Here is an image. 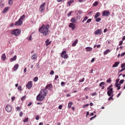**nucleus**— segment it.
<instances>
[{
  "instance_id": "obj_1",
  "label": "nucleus",
  "mask_w": 125,
  "mask_h": 125,
  "mask_svg": "<svg viewBox=\"0 0 125 125\" xmlns=\"http://www.w3.org/2000/svg\"><path fill=\"white\" fill-rule=\"evenodd\" d=\"M49 25L45 26V24H42V26L39 29V31L41 34H42L43 36H47L49 34Z\"/></svg>"
},
{
  "instance_id": "obj_40",
  "label": "nucleus",
  "mask_w": 125,
  "mask_h": 125,
  "mask_svg": "<svg viewBox=\"0 0 125 125\" xmlns=\"http://www.w3.org/2000/svg\"><path fill=\"white\" fill-rule=\"evenodd\" d=\"M18 89L20 90V91H21V90H22V86H21V85L19 86L18 87Z\"/></svg>"
},
{
  "instance_id": "obj_52",
  "label": "nucleus",
  "mask_w": 125,
  "mask_h": 125,
  "mask_svg": "<svg viewBox=\"0 0 125 125\" xmlns=\"http://www.w3.org/2000/svg\"><path fill=\"white\" fill-rule=\"evenodd\" d=\"M58 2H61V1H65V0H57Z\"/></svg>"
},
{
  "instance_id": "obj_25",
  "label": "nucleus",
  "mask_w": 125,
  "mask_h": 125,
  "mask_svg": "<svg viewBox=\"0 0 125 125\" xmlns=\"http://www.w3.org/2000/svg\"><path fill=\"white\" fill-rule=\"evenodd\" d=\"M72 105H73V103L72 102H70L68 104V109H70V108L72 107Z\"/></svg>"
},
{
  "instance_id": "obj_46",
  "label": "nucleus",
  "mask_w": 125,
  "mask_h": 125,
  "mask_svg": "<svg viewBox=\"0 0 125 125\" xmlns=\"http://www.w3.org/2000/svg\"><path fill=\"white\" fill-rule=\"evenodd\" d=\"M88 106H89V104H85L83 106V108H85V107H87Z\"/></svg>"
},
{
  "instance_id": "obj_10",
  "label": "nucleus",
  "mask_w": 125,
  "mask_h": 125,
  "mask_svg": "<svg viewBox=\"0 0 125 125\" xmlns=\"http://www.w3.org/2000/svg\"><path fill=\"white\" fill-rule=\"evenodd\" d=\"M95 35H99L100 36L102 35V29H97L94 32Z\"/></svg>"
},
{
  "instance_id": "obj_31",
  "label": "nucleus",
  "mask_w": 125,
  "mask_h": 125,
  "mask_svg": "<svg viewBox=\"0 0 125 125\" xmlns=\"http://www.w3.org/2000/svg\"><path fill=\"white\" fill-rule=\"evenodd\" d=\"M8 4L9 5H12L13 4V0H8Z\"/></svg>"
},
{
  "instance_id": "obj_23",
  "label": "nucleus",
  "mask_w": 125,
  "mask_h": 125,
  "mask_svg": "<svg viewBox=\"0 0 125 125\" xmlns=\"http://www.w3.org/2000/svg\"><path fill=\"white\" fill-rule=\"evenodd\" d=\"M115 86L117 87L118 90H119V89H121V84L120 83L115 84Z\"/></svg>"
},
{
  "instance_id": "obj_55",
  "label": "nucleus",
  "mask_w": 125,
  "mask_h": 125,
  "mask_svg": "<svg viewBox=\"0 0 125 125\" xmlns=\"http://www.w3.org/2000/svg\"><path fill=\"white\" fill-rule=\"evenodd\" d=\"M125 70V67L124 68H122L121 70H120V72L122 73V72L124 71Z\"/></svg>"
},
{
  "instance_id": "obj_3",
  "label": "nucleus",
  "mask_w": 125,
  "mask_h": 125,
  "mask_svg": "<svg viewBox=\"0 0 125 125\" xmlns=\"http://www.w3.org/2000/svg\"><path fill=\"white\" fill-rule=\"evenodd\" d=\"M107 95L108 96H110L108 99V101H110V100H113V96L114 95H113V88H111L109 89V91H107Z\"/></svg>"
},
{
  "instance_id": "obj_4",
  "label": "nucleus",
  "mask_w": 125,
  "mask_h": 125,
  "mask_svg": "<svg viewBox=\"0 0 125 125\" xmlns=\"http://www.w3.org/2000/svg\"><path fill=\"white\" fill-rule=\"evenodd\" d=\"M44 98H45V97H44V96H42V95L39 93L36 97V100L37 101H40V102H42Z\"/></svg>"
},
{
  "instance_id": "obj_34",
  "label": "nucleus",
  "mask_w": 125,
  "mask_h": 125,
  "mask_svg": "<svg viewBox=\"0 0 125 125\" xmlns=\"http://www.w3.org/2000/svg\"><path fill=\"white\" fill-rule=\"evenodd\" d=\"M111 82H112V80H111V78H109L108 80H106V83H111Z\"/></svg>"
},
{
  "instance_id": "obj_9",
  "label": "nucleus",
  "mask_w": 125,
  "mask_h": 125,
  "mask_svg": "<svg viewBox=\"0 0 125 125\" xmlns=\"http://www.w3.org/2000/svg\"><path fill=\"white\" fill-rule=\"evenodd\" d=\"M32 86H33V83H32V81H29L26 85V87H27L28 89H30V88H31Z\"/></svg>"
},
{
  "instance_id": "obj_13",
  "label": "nucleus",
  "mask_w": 125,
  "mask_h": 125,
  "mask_svg": "<svg viewBox=\"0 0 125 125\" xmlns=\"http://www.w3.org/2000/svg\"><path fill=\"white\" fill-rule=\"evenodd\" d=\"M68 27H69V28H71L72 30H75L76 28V25L73 23H70L68 25Z\"/></svg>"
},
{
  "instance_id": "obj_32",
  "label": "nucleus",
  "mask_w": 125,
  "mask_h": 125,
  "mask_svg": "<svg viewBox=\"0 0 125 125\" xmlns=\"http://www.w3.org/2000/svg\"><path fill=\"white\" fill-rule=\"evenodd\" d=\"M88 19V17H85L83 20V21H82V23H84V21H86V20Z\"/></svg>"
},
{
  "instance_id": "obj_29",
  "label": "nucleus",
  "mask_w": 125,
  "mask_h": 125,
  "mask_svg": "<svg viewBox=\"0 0 125 125\" xmlns=\"http://www.w3.org/2000/svg\"><path fill=\"white\" fill-rule=\"evenodd\" d=\"M25 15H23L21 17V18L19 20L21 21H22L23 19H25Z\"/></svg>"
},
{
  "instance_id": "obj_30",
  "label": "nucleus",
  "mask_w": 125,
  "mask_h": 125,
  "mask_svg": "<svg viewBox=\"0 0 125 125\" xmlns=\"http://www.w3.org/2000/svg\"><path fill=\"white\" fill-rule=\"evenodd\" d=\"M73 2H74V0H69L68 2V4L69 6H70L71 5V4H72V3H73Z\"/></svg>"
},
{
  "instance_id": "obj_58",
  "label": "nucleus",
  "mask_w": 125,
  "mask_h": 125,
  "mask_svg": "<svg viewBox=\"0 0 125 125\" xmlns=\"http://www.w3.org/2000/svg\"><path fill=\"white\" fill-rule=\"evenodd\" d=\"M123 44V41H120L119 45H122Z\"/></svg>"
},
{
  "instance_id": "obj_22",
  "label": "nucleus",
  "mask_w": 125,
  "mask_h": 125,
  "mask_svg": "<svg viewBox=\"0 0 125 125\" xmlns=\"http://www.w3.org/2000/svg\"><path fill=\"white\" fill-rule=\"evenodd\" d=\"M110 52H111V51L109 49H107L104 52V55H106V54H108Z\"/></svg>"
},
{
  "instance_id": "obj_18",
  "label": "nucleus",
  "mask_w": 125,
  "mask_h": 125,
  "mask_svg": "<svg viewBox=\"0 0 125 125\" xmlns=\"http://www.w3.org/2000/svg\"><path fill=\"white\" fill-rule=\"evenodd\" d=\"M18 68H19V64H16L13 67L14 71H16Z\"/></svg>"
},
{
  "instance_id": "obj_36",
  "label": "nucleus",
  "mask_w": 125,
  "mask_h": 125,
  "mask_svg": "<svg viewBox=\"0 0 125 125\" xmlns=\"http://www.w3.org/2000/svg\"><path fill=\"white\" fill-rule=\"evenodd\" d=\"M28 121H29V118H25L23 120V122L24 123H28Z\"/></svg>"
},
{
  "instance_id": "obj_51",
  "label": "nucleus",
  "mask_w": 125,
  "mask_h": 125,
  "mask_svg": "<svg viewBox=\"0 0 125 125\" xmlns=\"http://www.w3.org/2000/svg\"><path fill=\"white\" fill-rule=\"evenodd\" d=\"M116 83H115V84H118V83H119V82H120V79H117L116 80Z\"/></svg>"
},
{
  "instance_id": "obj_41",
  "label": "nucleus",
  "mask_w": 125,
  "mask_h": 125,
  "mask_svg": "<svg viewBox=\"0 0 125 125\" xmlns=\"http://www.w3.org/2000/svg\"><path fill=\"white\" fill-rule=\"evenodd\" d=\"M26 96H24L23 97H22L21 98V101H24V100H25V99H26Z\"/></svg>"
},
{
  "instance_id": "obj_47",
  "label": "nucleus",
  "mask_w": 125,
  "mask_h": 125,
  "mask_svg": "<svg viewBox=\"0 0 125 125\" xmlns=\"http://www.w3.org/2000/svg\"><path fill=\"white\" fill-rule=\"evenodd\" d=\"M54 71L53 70H51L50 72V75H54Z\"/></svg>"
},
{
  "instance_id": "obj_64",
  "label": "nucleus",
  "mask_w": 125,
  "mask_h": 125,
  "mask_svg": "<svg viewBox=\"0 0 125 125\" xmlns=\"http://www.w3.org/2000/svg\"><path fill=\"white\" fill-rule=\"evenodd\" d=\"M125 36L123 37L122 41H125Z\"/></svg>"
},
{
  "instance_id": "obj_39",
  "label": "nucleus",
  "mask_w": 125,
  "mask_h": 125,
  "mask_svg": "<svg viewBox=\"0 0 125 125\" xmlns=\"http://www.w3.org/2000/svg\"><path fill=\"white\" fill-rule=\"evenodd\" d=\"M90 88L87 87L84 89V91H87V90H89Z\"/></svg>"
},
{
  "instance_id": "obj_33",
  "label": "nucleus",
  "mask_w": 125,
  "mask_h": 125,
  "mask_svg": "<svg viewBox=\"0 0 125 125\" xmlns=\"http://www.w3.org/2000/svg\"><path fill=\"white\" fill-rule=\"evenodd\" d=\"M98 5V1H95L93 4V6H97Z\"/></svg>"
},
{
  "instance_id": "obj_5",
  "label": "nucleus",
  "mask_w": 125,
  "mask_h": 125,
  "mask_svg": "<svg viewBox=\"0 0 125 125\" xmlns=\"http://www.w3.org/2000/svg\"><path fill=\"white\" fill-rule=\"evenodd\" d=\"M44 6H45V3H42V4H41L40 6L39 11L41 13H42L43 12H44V11L45 10V8H44Z\"/></svg>"
},
{
  "instance_id": "obj_63",
  "label": "nucleus",
  "mask_w": 125,
  "mask_h": 125,
  "mask_svg": "<svg viewBox=\"0 0 125 125\" xmlns=\"http://www.w3.org/2000/svg\"><path fill=\"white\" fill-rule=\"evenodd\" d=\"M13 26H14V23H11L10 27H13Z\"/></svg>"
},
{
  "instance_id": "obj_57",
  "label": "nucleus",
  "mask_w": 125,
  "mask_h": 125,
  "mask_svg": "<svg viewBox=\"0 0 125 125\" xmlns=\"http://www.w3.org/2000/svg\"><path fill=\"white\" fill-rule=\"evenodd\" d=\"M36 120H37V121L40 120V116H37L36 117Z\"/></svg>"
},
{
  "instance_id": "obj_53",
  "label": "nucleus",
  "mask_w": 125,
  "mask_h": 125,
  "mask_svg": "<svg viewBox=\"0 0 125 125\" xmlns=\"http://www.w3.org/2000/svg\"><path fill=\"white\" fill-rule=\"evenodd\" d=\"M96 94H97L96 92H95L92 93L91 94V95H92V96H95V95H96Z\"/></svg>"
},
{
  "instance_id": "obj_45",
  "label": "nucleus",
  "mask_w": 125,
  "mask_h": 125,
  "mask_svg": "<svg viewBox=\"0 0 125 125\" xmlns=\"http://www.w3.org/2000/svg\"><path fill=\"white\" fill-rule=\"evenodd\" d=\"M61 84L62 86H64V85H65V82H61Z\"/></svg>"
},
{
  "instance_id": "obj_15",
  "label": "nucleus",
  "mask_w": 125,
  "mask_h": 125,
  "mask_svg": "<svg viewBox=\"0 0 125 125\" xmlns=\"http://www.w3.org/2000/svg\"><path fill=\"white\" fill-rule=\"evenodd\" d=\"M37 57H38V55L37 54H34L31 56V59L32 60H36V59H37Z\"/></svg>"
},
{
  "instance_id": "obj_44",
  "label": "nucleus",
  "mask_w": 125,
  "mask_h": 125,
  "mask_svg": "<svg viewBox=\"0 0 125 125\" xmlns=\"http://www.w3.org/2000/svg\"><path fill=\"white\" fill-rule=\"evenodd\" d=\"M125 63H124L121 64V68H122V69H124V68H125Z\"/></svg>"
},
{
  "instance_id": "obj_62",
  "label": "nucleus",
  "mask_w": 125,
  "mask_h": 125,
  "mask_svg": "<svg viewBox=\"0 0 125 125\" xmlns=\"http://www.w3.org/2000/svg\"><path fill=\"white\" fill-rule=\"evenodd\" d=\"M29 41H32V35H30L29 38Z\"/></svg>"
},
{
  "instance_id": "obj_12",
  "label": "nucleus",
  "mask_w": 125,
  "mask_h": 125,
  "mask_svg": "<svg viewBox=\"0 0 125 125\" xmlns=\"http://www.w3.org/2000/svg\"><path fill=\"white\" fill-rule=\"evenodd\" d=\"M110 14V11H104L103 12L102 16H106L108 17V16Z\"/></svg>"
},
{
  "instance_id": "obj_49",
  "label": "nucleus",
  "mask_w": 125,
  "mask_h": 125,
  "mask_svg": "<svg viewBox=\"0 0 125 125\" xmlns=\"http://www.w3.org/2000/svg\"><path fill=\"white\" fill-rule=\"evenodd\" d=\"M20 117H23V112L22 111L20 113Z\"/></svg>"
},
{
  "instance_id": "obj_24",
  "label": "nucleus",
  "mask_w": 125,
  "mask_h": 125,
  "mask_svg": "<svg viewBox=\"0 0 125 125\" xmlns=\"http://www.w3.org/2000/svg\"><path fill=\"white\" fill-rule=\"evenodd\" d=\"M71 22H72V23H77V20L73 17L71 19Z\"/></svg>"
},
{
  "instance_id": "obj_43",
  "label": "nucleus",
  "mask_w": 125,
  "mask_h": 125,
  "mask_svg": "<svg viewBox=\"0 0 125 125\" xmlns=\"http://www.w3.org/2000/svg\"><path fill=\"white\" fill-rule=\"evenodd\" d=\"M72 13H73V12L71 11L68 14H67L68 17H70V16H71V15H72Z\"/></svg>"
},
{
  "instance_id": "obj_21",
  "label": "nucleus",
  "mask_w": 125,
  "mask_h": 125,
  "mask_svg": "<svg viewBox=\"0 0 125 125\" xmlns=\"http://www.w3.org/2000/svg\"><path fill=\"white\" fill-rule=\"evenodd\" d=\"M86 49V51L87 52L88 51H91L92 50V48L90 47H87L85 48Z\"/></svg>"
},
{
  "instance_id": "obj_2",
  "label": "nucleus",
  "mask_w": 125,
  "mask_h": 125,
  "mask_svg": "<svg viewBox=\"0 0 125 125\" xmlns=\"http://www.w3.org/2000/svg\"><path fill=\"white\" fill-rule=\"evenodd\" d=\"M11 34L12 35H14V36H15L16 37H17V36H19L20 34H21V30L19 29H15L12 30Z\"/></svg>"
},
{
  "instance_id": "obj_20",
  "label": "nucleus",
  "mask_w": 125,
  "mask_h": 125,
  "mask_svg": "<svg viewBox=\"0 0 125 125\" xmlns=\"http://www.w3.org/2000/svg\"><path fill=\"white\" fill-rule=\"evenodd\" d=\"M1 59L3 61H5V59H6V56H5V54H3L1 55Z\"/></svg>"
},
{
  "instance_id": "obj_38",
  "label": "nucleus",
  "mask_w": 125,
  "mask_h": 125,
  "mask_svg": "<svg viewBox=\"0 0 125 125\" xmlns=\"http://www.w3.org/2000/svg\"><path fill=\"white\" fill-rule=\"evenodd\" d=\"M124 82H125V80L124 79L120 80L119 82V84H122V83H124Z\"/></svg>"
},
{
  "instance_id": "obj_8",
  "label": "nucleus",
  "mask_w": 125,
  "mask_h": 125,
  "mask_svg": "<svg viewBox=\"0 0 125 125\" xmlns=\"http://www.w3.org/2000/svg\"><path fill=\"white\" fill-rule=\"evenodd\" d=\"M5 110L8 113H10L12 111V107L9 104H7L5 107Z\"/></svg>"
},
{
  "instance_id": "obj_54",
  "label": "nucleus",
  "mask_w": 125,
  "mask_h": 125,
  "mask_svg": "<svg viewBox=\"0 0 125 125\" xmlns=\"http://www.w3.org/2000/svg\"><path fill=\"white\" fill-rule=\"evenodd\" d=\"M125 52H123L121 55V57H123V56H125Z\"/></svg>"
},
{
  "instance_id": "obj_37",
  "label": "nucleus",
  "mask_w": 125,
  "mask_h": 125,
  "mask_svg": "<svg viewBox=\"0 0 125 125\" xmlns=\"http://www.w3.org/2000/svg\"><path fill=\"white\" fill-rule=\"evenodd\" d=\"M52 86V85L51 84H48L46 86L45 88L46 89L48 88L49 87H51Z\"/></svg>"
},
{
  "instance_id": "obj_7",
  "label": "nucleus",
  "mask_w": 125,
  "mask_h": 125,
  "mask_svg": "<svg viewBox=\"0 0 125 125\" xmlns=\"http://www.w3.org/2000/svg\"><path fill=\"white\" fill-rule=\"evenodd\" d=\"M39 94L45 97V96L47 94V90L45 89H42L41 90L40 93Z\"/></svg>"
},
{
  "instance_id": "obj_35",
  "label": "nucleus",
  "mask_w": 125,
  "mask_h": 125,
  "mask_svg": "<svg viewBox=\"0 0 125 125\" xmlns=\"http://www.w3.org/2000/svg\"><path fill=\"white\" fill-rule=\"evenodd\" d=\"M100 21H101V18H96V22H100Z\"/></svg>"
},
{
  "instance_id": "obj_48",
  "label": "nucleus",
  "mask_w": 125,
  "mask_h": 125,
  "mask_svg": "<svg viewBox=\"0 0 125 125\" xmlns=\"http://www.w3.org/2000/svg\"><path fill=\"white\" fill-rule=\"evenodd\" d=\"M90 22H91V19H89L87 21L86 23H90Z\"/></svg>"
},
{
  "instance_id": "obj_42",
  "label": "nucleus",
  "mask_w": 125,
  "mask_h": 125,
  "mask_svg": "<svg viewBox=\"0 0 125 125\" xmlns=\"http://www.w3.org/2000/svg\"><path fill=\"white\" fill-rule=\"evenodd\" d=\"M39 80V78H38V77H35L34 78V80H33V81H34V82H38V80Z\"/></svg>"
},
{
  "instance_id": "obj_59",
  "label": "nucleus",
  "mask_w": 125,
  "mask_h": 125,
  "mask_svg": "<svg viewBox=\"0 0 125 125\" xmlns=\"http://www.w3.org/2000/svg\"><path fill=\"white\" fill-rule=\"evenodd\" d=\"M62 105H60L59 106V109H60V110H61V109H62Z\"/></svg>"
},
{
  "instance_id": "obj_56",
  "label": "nucleus",
  "mask_w": 125,
  "mask_h": 125,
  "mask_svg": "<svg viewBox=\"0 0 125 125\" xmlns=\"http://www.w3.org/2000/svg\"><path fill=\"white\" fill-rule=\"evenodd\" d=\"M21 110V108L20 107H17V111H20Z\"/></svg>"
},
{
  "instance_id": "obj_16",
  "label": "nucleus",
  "mask_w": 125,
  "mask_h": 125,
  "mask_svg": "<svg viewBox=\"0 0 125 125\" xmlns=\"http://www.w3.org/2000/svg\"><path fill=\"white\" fill-rule=\"evenodd\" d=\"M104 84H105V83L104 82H102L99 84V86L102 87V89H104Z\"/></svg>"
},
{
  "instance_id": "obj_14",
  "label": "nucleus",
  "mask_w": 125,
  "mask_h": 125,
  "mask_svg": "<svg viewBox=\"0 0 125 125\" xmlns=\"http://www.w3.org/2000/svg\"><path fill=\"white\" fill-rule=\"evenodd\" d=\"M120 63H121V62H115L114 64L112 65V68H116V67H118L119 65H120Z\"/></svg>"
},
{
  "instance_id": "obj_19",
  "label": "nucleus",
  "mask_w": 125,
  "mask_h": 125,
  "mask_svg": "<svg viewBox=\"0 0 125 125\" xmlns=\"http://www.w3.org/2000/svg\"><path fill=\"white\" fill-rule=\"evenodd\" d=\"M46 43V46H47L48 45H49L50 43H51V42H49V39H47V40L45 41Z\"/></svg>"
},
{
  "instance_id": "obj_17",
  "label": "nucleus",
  "mask_w": 125,
  "mask_h": 125,
  "mask_svg": "<svg viewBox=\"0 0 125 125\" xmlns=\"http://www.w3.org/2000/svg\"><path fill=\"white\" fill-rule=\"evenodd\" d=\"M17 59V56L15 55L14 57L12 58H11L10 60L11 62H13V61H15V60H16Z\"/></svg>"
},
{
  "instance_id": "obj_26",
  "label": "nucleus",
  "mask_w": 125,
  "mask_h": 125,
  "mask_svg": "<svg viewBox=\"0 0 125 125\" xmlns=\"http://www.w3.org/2000/svg\"><path fill=\"white\" fill-rule=\"evenodd\" d=\"M8 9H9V8L8 7H5V8L3 9V11H2V13H5V12H6L8 10Z\"/></svg>"
},
{
  "instance_id": "obj_28",
  "label": "nucleus",
  "mask_w": 125,
  "mask_h": 125,
  "mask_svg": "<svg viewBox=\"0 0 125 125\" xmlns=\"http://www.w3.org/2000/svg\"><path fill=\"white\" fill-rule=\"evenodd\" d=\"M78 40L74 41V42L72 44V46H76V45H77V43H78Z\"/></svg>"
},
{
  "instance_id": "obj_50",
  "label": "nucleus",
  "mask_w": 125,
  "mask_h": 125,
  "mask_svg": "<svg viewBox=\"0 0 125 125\" xmlns=\"http://www.w3.org/2000/svg\"><path fill=\"white\" fill-rule=\"evenodd\" d=\"M84 81V78H83L82 79L80 80L79 81L80 83H83V82Z\"/></svg>"
},
{
  "instance_id": "obj_6",
  "label": "nucleus",
  "mask_w": 125,
  "mask_h": 125,
  "mask_svg": "<svg viewBox=\"0 0 125 125\" xmlns=\"http://www.w3.org/2000/svg\"><path fill=\"white\" fill-rule=\"evenodd\" d=\"M61 57L62 58H64V59H68V57H69V56L67 54V52H66V51H63L62 52Z\"/></svg>"
},
{
  "instance_id": "obj_61",
  "label": "nucleus",
  "mask_w": 125,
  "mask_h": 125,
  "mask_svg": "<svg viewBox=\"0 0 125 125\" xmlns=\"http://www.w3.org/2000/svg\"><path fill=\"white\" fill-rule=\"evenodd\" d=\"M59 78V77L58 76V75H56L55 80L56 81Z\"/></svg>"
},
{
  "instance_id": "obj_27",
  "label": "nucleus",
  "mask_w": 125,
  "mask_h": 125,
  "mask_svg": "<svg viewBox=\"0 0 125 125\" xmlns=\"http://www.w3.org/2000/svg\"><path fill=\"white\" fill-rule=\"evenodd\" d=\"M100 16V13L97 12V13L95 14L94 18H95V19L98 18V17H99Z\"/></svg>"
},
{
  "instance_id": "obj_60",
  "label": "nucleus",
  "mask_w": 125,
  "mask_h": 125,
  "mask_svg": "<svg viewBox=\"0 0 125 125\" xmlns=\"http://www.w3.org/2000/svg\"><path fill=\"white\" fill-rule=\"evenodd\" d=\"M78 13L79 14H82V13H83V11H82V10L78 11Z\"/></svg>"
},
{
  "instance_id": "obj_11",
  "label": "nucleus",
  "mask_w": 125,
  "mask_h": 125,
  "mask_svg": "<svg viewBox=\"0 0 125 125\" xmlns=\"http://www.w3.org/2000/svg\"><path fill=\"white\" fill-rule=\"evenodd\" d=\"M23 24V21H20V20H19L18 21L15 22V26H21Z\"/></svg>"
}]
</instances>
